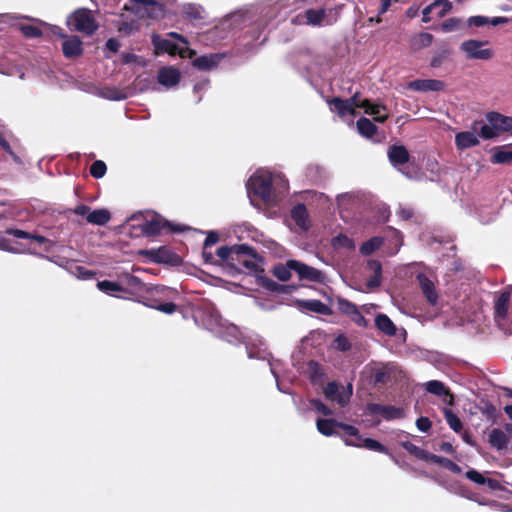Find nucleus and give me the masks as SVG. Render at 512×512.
Instances as JSON below:
<instances>
[{
	"label": "nucleus",
	"mask_w": 512,
	"mask_h": 512,
	"mask_svg": "<svg viewBox=\"0 0 512 512\" xmlns=\"http://www.w3.org/2000/svg\"><path fill=\"white\" fill-rule=\"evenodd\" d=\"M332 111H335L339 117L345 119L350 117L351 120L356 115L357 108H363L366 114L373 116L376 122H384L389 114L387 108L380 104H373L368 100H361L356 93L351 98L342 100L340 98H333L329 102Z\"/></svg>",
	"instance_id": "nucleus-1"
},
{
	"label": "nucleus",
	"mask_w": 512,
	"mask_h": 512,
	"mask_svg": "<svg viewBox=\"0 0 512 512\" xmlns=\"http://www.w3.org/2000/svg\"><path fill=\"white\" fill-rule=\"evenodd\" d=\"M195 322L204 329L229 343H236L240 339L238 328L223 320L218 312L211 306L198 310L194 316Z\"/></svg>",
	"instance_id": "nucleus-2"
},
{
	"label": "nucleus",
	"mask_w": 512,
	"mask_h": 512,
	"mask_svg": "<svg viewBox=\"0 0 512 512\" xmlns=\"http://www.w3.org/2000/svg\"><path fill=\"white\" fill-rule=\"evenodd\" d=\"M277 180L284 181L280 174H273L266 169L257 170L247 182L249 197L254 194L255 196L260 197L267 204L274 202L275 196L272 185ZM250 199L252 200V198Z\"/></svg>",
	"instance_id": "nucleus-3"
},
{
	"label": "nucleus",
	"mask_w": 512,
	"mask_h": 512,
	"mask_svg": "<svg viewBox=\"0 0 512 512\" xmlns=\"http://www.w3.org/2000/svg\"><path fill=\"white\" fill-rule=\"evenodd\" d=\"M338 18L336 8H309L303 13H299L293 18L292 23L297 25H309L314 27L329 26L334 24Z\"/></svg>",
	"instance_id": "nucleus-4"
},
{
	"label": "nucleus",
	"mask_w": 512,
	"mask_h": 512,
	"mask_svg": "<svg viewBox=\"0 0 512 512\" xmlns=\"http://www.w3.org/2000/svg\"><path fill=\"white\" fill-rule=\"evenodd\" d=\"M217 256L223 261L238 262L250 268L254 265L252 259L255 258V251L246 244L221 246L217 249Z\"/></svg>",
	"instance_id": "nucleus-5"
},
{
	"label": "nucleus",
	"mask_w": 512,
	"mask_h": 512,
	"mask_svg": "<svg viewBox=\"0 0 512 512\" xmlns=\"http://www.w3.org/2000/svg\"><path fill=\"white\" fill-rule=\"evenodd\" d=\"M168 36L177 39L180 43L184 45V47H180L170 39L162 38L158 35H154L152 38L153 45L157 53H169L171 55L179 54L184 57L186 53H189V56L192 57L195 53L192 50H189L187 47L188 41L182 35L176 32H170Z\"/></svg>",
	"instance_id": "nucleus-6"
},
{
	"label": "nucleus",
	"mask_w": 512,
	"mask_h": 512,
	"mask_svg": "<svg viewBox=\"0 0 512 512\" xmlns=\"http://www.w3.org/2000/svg\"><path fill=\"white\" fill-rule=\"evenodd\" d=\"M68 24L72 26L74 30L87 35L93 34L98 28V24L91 11L87 9H78L75 11L68 18Z\"/></svg>",
	"instance_id": "nucleus-7"
},
{
	"label": "nucleus",
	"mask_w": 512,
	"mask_h": 512,
	"mask_svg": "<svg viewBox=\"0 0 512 512\" xmlns=\"http://www.w3.org/2000/svg\"><path fill=\"white\" fill-rule=\"evenodd\" d=\"M512 300V286L501 291L494 303V319L498 327L507 331V316L509 303Z\"/></svg>",
	"instance_id": "nucleus-8"
},
{
	"label": "nucleus",
	"mask_w": 512,
	"mask_h": 512,
	"mask_svg": "<svg viewBox=\"0 0 512 512\" xmlns=\"http://www.w3.org/2000/svg\"><path fill=\"white\" fill-rule=\"evenodd\" d=\"M486 45L487 42L467 40L461 44L460 49L465 53L468 59L489 60L493 56V51L489 48H485Z\"/></svg>",
	"instance_id": "nucleus-9"
},
{
	"label": "nucleus",
	"mask_w": 512,
	"mask_h": 512,
	"mask_svg": "<svg viewBox=\"0 0 512 512\" xmlns=\"http://www.w3.org/2000/svg\"><path fill=\"white\" fill-rule=\"evenodd\" d=\"M130 6L125 5V9L132 10L137 15L143 17H157L162 13L163 7L158 0H129Z\"/></svg>",
	"instance_id": "nucleus-10"
},
{
	"label": "nucleus",
	"mask_w": 512,
	"mask_h": 512,
	"mask_svg": "<svg viewBox=\"0 0 512 512\" xmlns=\"http://www.w3.org/2000/svg\"><path fill=\"white\" fill-rule=\"evenodd\" d=\"M421 292L426 300L435 305L438 301V292L435 287L436 277L433 273L419 272L416 276Z\"/></svg>",
	"instance_id": "nucleus-11"
},
{
	"label": "nucleus",
	"mask_w": 512,
	"mask_h": 512,
	"mask_svg": "<svg viewBox=\"0 0 512 512\" xmlns=\"http://www.w3.org/2000/svg\"><path fill=\"white\" fill-rule=\"evenodd\" d=\"M325 397L333 402H336L341 407H344L350 400L352 395V386L347 388L339 386L335 382H329L324 388Z\"/></svg>",
	"instance_id": "nucleus-12"
},
{
	"label": "nucleus",
	"mask_w": 512,
	"mask_h": 512,
	"mask_svg": "<svg viewBox=\"0 0 512 512\" xmlns=\"http://www.w3.org/2000/svg\"><path fill=\"white\" fill-rule=\"evenodd\" d=\"M288 267L295 271L300 279L318 283H322L325 279V275L322 271L311 266H308L297 260H289Z\"/></svg>",
	"instance_id": "nucleus-13"
},
{
	"label": "nucleus",
	"mask_w": 512,
	"mask_h": 512,
	"mask_svg": "<svg viewBox=\"0 0 512 512\" xmlns=\"http://www.w3.org/2000/svg\"><path fill=\"white\" fill-rule=\"evenodd\" d=\"M7 233L13 235L15 238L29 239L31 241V245H33V247L29 248V250L31 252H36L37 248H39L45 252H50L54 245L53 241H51L43 236L32 235V234H29L22 230L11 229V230H7Z\"/></svg>",
	"instance_id": "nucleus-14"
},
{
	"label": "nucleus",
	"mask_w": 512,
	"mask_h": 512,
	"mask_svg": "<svg viewBox=\"0 0 512 512\" xmlns=\"http://www.w3.org/2000/svg\"><path fill=\"white\" fill-rule=\"evenodd\" d=\"M337 307L341 313L349 316L350 319L359 327H365L367 325L366 319L354 303L346 299L339 298L337 301Z\"/></svg>",
	"instance_id": "nucleus-15"
},
{
	"label": "nucleus",
	"mask_w": 512,
	"mask_h": 512,
	"mask_svg": "<svg viewBox=\"0 0 512 512\" xmlns=\"http://www.w3.org/2000/svg\"><path fill=\"white\" fill-rule=\"evenodd\" d=\"M388 158L393 167L397 168L403 174L409 176L404 172L402 166L409 160V153L402 145H393L388 150Z\"/></svg>",
	"instance_id": "nucleus-16"
},
{
	"label": "nucleus",
	"mask_w": 512,
	"mask_h": 512,
	"mask_svg": "<svg viewBox=\"0 0 512 512\" xmlns=\"http://www.w3.org/2000/svg\"><path fill=\"white\" fill-rule=\"evenodd\" d=\"M391 371L392 368L383 363H374L365 367V372L375 383H386L390 379Z\"/></svg>",
	"instance_id": "nucleus-17"
},
{
	"label": "nucleus",
	"mask_w": 512,
	"mask_h": 512,
	"mask_svg": "<svg viewBox=\"0 0 512 512\" xmlns=\"http://www.w3.org/2000/svg\"><path fill=\"white\" fill-rule=\"evenodd\" d=\"M408 88L419 92L442 91L445 84L436 79H416L408 83Z\"/></svg>",
	"instance_id": "nucleus-18"
},
{
	"label": "nucleus",
	"mask_w": 512,
	"mask_h": 512,
	"mask_svg": "<svg viewBox=\"0 0 512 512\" xmlns=\"http://www.w3.org/2000/svg\"><path fill=\"white\" fill-rule=\"evenodd\" d=\"M158 82L167 89L176 86L180 81V72L178 69L168 66L158 71Z\"/></svg>",
	"instance_id": "nucleus-19"
},
{
	"label": "nucleus",
	"mask_w": 512,
	"mask_h": 512,
	"mask_svg": "<svg viewBox=\"0 0 512 512\" xmlns=\"http://www.w3.org/2000/svg\"><path fill=\"white\" fill-rule=\"evenodd\" d=\"M122 293L133 295L142 289V282L140 279L130 273H122L118 277Z\"/></svg>",
	"instance_id": "nucleus-20"
},
{
	"label": "nucleus",
	"mask_w": 512,
	"mask_h": 512,
	"mask_svg": "<svg viewBox=\"0 0 512 512\" xmlns=\"http://www.w3.org/2000/svg\"><path fill=\"white\" fill-rule=\"evenodd\" d=\"M486 119L492 126L495 127L497 132H506L512 129V117L505 116L498 112H489Z\"/></svg>",
	"instance_id": "nucleus-21"
},
{
	"label": "nucleus",
	"mask_w": 512,
	"mask_h": 512,
	"mask_svg": "<svg viewBox=\"0 0 512 512\" xmlns=\"http://www.w3.org/2000/svg\"><path fill=\"white\" fill-rule=\"evenodd\" d=\"M479 144V137L475 131H462L455 135V146L458 150H465Z\"/></svg>",
	"instance_id": "nucleus-22"
},
{
	"label": "nucleus",
	"mask_w": 512,
	"mask_h": 512,
	"mask_svg": "<svg viewBox=\"0 0 512 512\" xmlns=\"http://www.w3.org/2000/svg\"><path fill=\"white\" fill-rule=\"evenodd\" d=\"M367 268L373 273V275L367 279L366 286L368 289L372 290L381 285L382 266L378 260L372 259L368 261Z\"/></svg>",
	"instance_id": "nucleus-23"
},
{
	"label": "nucleus",
	"mask_w": 512,
	"mask_h": 512,
	"mask_svg": "<svg viewBox=\"0 0 512 512\" xmlns=\"http://www.w3.org/2000/svg\"><path fill=\"white\" fill-rule=\"evenodd\" d=\"M291 218L301 230H308L310 227L308 211L304 204H298L291 210Z\"/></svg>",
	"instance_id": "nucleus-24"
},
{
	"label": "nucleus",
	"mask_w": 512,
	"mask_h": 512,
	"mask_svg": "<svg viewBox=\"0 0 512 512\" xmlns=\"http://www.w3.org/2000/svg\"><path fill=\"white\" fill-rule=\"evenodd\" d=\"M62 50L67 58H74L82 54V42L77 36H70L62 43Z\"/></svg>",
	"instance_id": "nucleus-25"
},
{
	"label": "nucleus",
	"mask_w": 512,
	"mask_h": 512,
	"mask_svg": "<svg viewBox=\"0 0 512 512\" xmlns=\"http://www.w3.org/2000/svg\"><path fill=\"white\" fill-rule=\"evenodd\" d=\"M164 224V221L159 216L152 215L150 219H146L140 224L141 232L148 236L156 235L161 232Z\"/></svg>",
	"instance_id": "nucleus-26"
},
{
	"label": "nucleus",
	"mask_w": 512,
	"mask_h": 512,
	"mask_svg": "<svg viewBox=\"0 0 512 512\" xmlns=\"http://www.w3.org/2000/svg\"><path fill=\"white\" fill-rule=\"evenodd\" d=\"M375 325L382 333L387 336H394L397 328L392 320L385 314H378L375 317Z\"/></svg>",
	"instance_id": "nucleus-27"
},
{
	"label": "nucleus",
	"mask_w": 512,
	"mask_h": 512,
	"mask_svg": "<svg viewBox=\"0 0 512 512\" xmlns=\"http://www.w3.org/2000/svg\"><path fill=\"white\" fill-rule=\"evenodd\" d=\"M425 389L427 392L434 394L436 396H444L445 401H447V398H449L448 403L451 404L453 400V396L448 393V390L446 389L445 385L438 380H431L424 384Z\"/></svg>",
	"instance_id": "nucleus-28"
},
{
	"label": "nucleus",
	"mask_w": 512,
	"mask_h": 512,
	"mask_svg": "<svg viewBox=\"0 0 512 512\" xmlns=\"http://www.w3.org/2000/svg\"><path fill=\"white\" fill-rule=\"evenodd\" d=\"M220 59L219 54L200 56L193 61V66L201 70H211L218 65Z\"/></svg>",
	"instance_id": "nucleus-29"
},
{
	"label": "nucleus",
	"mask_w": 512,
	"mask_h": 512,
	"mask_svg": "<svg viewBox=\"0 0 512 512\" xmlns=\"http://www.w3.org/2000/svg\"><path fill=\"white\" fill-rule=\"evenodd\" d=\"M99 96L111 101H120L127 98V92L124 89L115 86H105L99 90Z\"/></svg>",
	"instance_id": "nucleus-30"
},
{
	"label": "nucleus",
	"mask_w": 512,
	"mask_h": 512,
	"mask_svg": "<svg viewBox=\"0 0 512 512\" xmlns=\"http://www.w3.org/2000/svg\"><path fill=\"white\" fill-rule=\"evenodd\" d=\"M111 215L107 209H95L87 215V222L93 225H105L110 221Z\"/></svg>",
	"instance_id": "nucleus-31"
},
{
	"label": "nucleus",
	"mask_w": 512,
	"mask_h": 512,
	"mask_svg": "<svg viewBox=\"0 0 512 512\" xmlns=\"http://www.w3.org/2000/svg\"><path fill=\"white\" fill-rule=\"evenodd\" d=\"M247 353H248V357L251 358V359H260V360H267L268 362V365L270 367V371L271 373L273 374V376L275 377L276 379V382H277V387H278V390L280 392H283V393H288L286 390H284L281 385L279 384L278 382V374H277V370H276V367L273 363L270 362V359L268 357V354L264 351V350H259L258 352H253L251 349H249L247 347Z\"/></svg>",
	"instance_id": "nucleus-32"
},
{
	"label": "nucleus",
	"mask_w": 512,
	"mask_h": 512,
	"mask_svg": "<svg viewBox=\"0 0 512 512\" xmlns=\"http://www.w3.org/2000/svg\"><path fill=\"white\" fill-rule=\"evenodd\" d=\"M340 422H337L333 419H317L316 421V427L319 433H321L324 436H332L336 434L335 429L339 428Z\"/></svg>",
	"instance_id": "nucleus-33"
},
{
	"label": "nucleus",
	"mask_w": 512,
	"mask_h": 512,
	"mask_svg": "<svg viewBox=\"0 0 512 512\" xmlns=\"http://www.w3.org/2000/svg\"><path fill=\"white\" fill-rule=\"evenodd\" d=\"M507 436L506 434L500 430V429H493L489 433V443L493 448H496L497 450L504 449L507 445Z\"/></svg>",
	"instance_id": "nucleus-34"
},
{
	"label": "nucleus",
	"mask_w": 512,
	"mask_h": 512,
	"mask_svg": "<svg viewBox=\"0 0 512 512\" xmlns=\"http://www.w3.org/2000/svg\"><path fill=\"white\" fill-rule=\"evenodd\" d=\"M491 162L494 164L511 163L512 151L508 150L506 146L497 147L491 157Z\"/></svg>",
	"instance_id": "nucleus-35"
},
{
	"label": "nucleus",
	"mask_w": 512,
	"mask_h": 512,
	"mask_svg": "<svg viewBox=\"0 0 512 512\" xmlns=\"http://www.w3.org/2000/svg\"><path fill=\"white\" fill-rule=\"evenodd\" d=\"M301 307L306 310L327 315L330 312L329 307L320 300H305L300 302Z\"/></svg>",
	"instance_id": "nucleus-36"
},
{
	"label": "nucleus",
	"mask_w": 512,
	"mask_h": 512,
	"mask_svg": "<svg viewBox=\"0 0 512 512\" xmlns=\"http://www.w3.org/2000/svg\"><path fill=\"white\" fill-rule=\"evenodd\" d=\"M428 461L433 462L435 464H438L440 466L445 467L446 469L450 470L453 473L459 474L461 473L462 469L459 465L451 461L450 459L444 458L442 456H438L435 454H431L428 458Z\"/></svg>",
	"instance_id": "nucleus-37"
},
{
	"label": "nucleus",
	"mask_w": 512,
	"mask_h": 512,
	"mask_svg": "<svg viewBox=\"0 0 512 512\" xmlns=\"http://www.w3.org/2000/svg\"><path fill=\"white\" fill-rule=\"evenodd\" d=\"M97 288L110 296H117L118 293H122V288L120 287L119 281H109L103 280L98 281Z\"/></svg>",
	"instance_id": "nucleus-38"
},
{
	"label": "nucleus",
	"mask_w": 512,
	"mask_h": 512,
	"mask_svg": "<svg viewBox=\"0 0 512 512\" xmlns=\"http://www.w3.org/2000/svg\"><path fill=\"white\" fill-rule=\"evenodd\" d=\"M357 130L362 136L370 138L377 132V127L369 119L362 117L357 121Z\"/></svg>",
	"instance_id": "nucleus-39"
},
{
	"label": "nucleus",
	"mask_w": 512,
	"mask_h": 512,
	"mask_svg": "<svg viewBox=\"0 0 512 512\" xmlns=\"http://www.w3.org/2000/svg\"><path fill=\"white\" fill-rule=\"evenodd\" d=\"M382 244L383 238L372 237L361 245L360 252L365 256L371 255L374 251L379 249Z\"/></svg>",
	"instance_id": "nucleus-40"
},
{
	"label": "nucleus",
	"mask_w": 512,
	"mask_h": 512,
	"mask_svg": "<svg viewBox=\"0 0 512 512\" xmlns=\"http://www.w3.org/2000/svg\"><path fill=\"white\" fill-rule=\"evenodd\" d=\"M445 420L449 427L456 433H461L463 424L460 418L454 414L450 409L445 408L443 410Z\"/></svg>",
	"instance_id": "nucleus-41"
},
{
	"label": "nucleus",
	"mask_w": 512,
	"mask_h": 512,
	"mask_svg": "<svg viewBox=\"0 0 512 512\" xmlns=\"http://www.w3.org/2000/svg\"><path fill=\"white\" fill-rule=\"evenodd\" d=\"M332 246L335 249L353 250L355 243L353 239L349 238L347 235L339 234L332 239Z\"/></svg>",
	"instance_id": "nucleus-42"
},
{
	"label": "nucleus",
	"mask_w": 512,
	"mask_h": 512,
	"mask_svg": "<svg viewBox=\"0 0 512 512\" xmlns=\"http://www.w3.org/2000/svg\"><path fill=\"white\" fill-rule=\"evenodd\" d=\"M402 447L407 450L410 454L414 455L418 459L428 461L430 453L421 449L420 447L414 445L409 441H405L401 443Z\"/></svg>",
	"instance_id": "nucleus-43"
},
{
	"label": "nucleus",
	"mask_w": 512,
	"mask_h": 512,
	"mask_svg": "<svg viewBox=\"0 0 512 512\" xmlns=\"http://www.w3.org/2000/svg\"><path fill=\"white\" fill-rule=\"evenodd\" d=\"M433 6V13L437 18L444 17L452 9V4L449 0H435Z\"/></svg>",
	"instance_id": "nucleus-44"
},
{
	"label": "nucleus",
	"mask_w": 512,
	"mask_h": 512,
	"mask_svg": "<svg viewBox=\"0 0 512 512\" xmlns=\"http://www.w3.org/2000/svg\"><path fill=\"white\" fill-rule=\"evenodd\" d=\"M382 416L388 421L400 419L403 418L404 411L402 408H398L392 405H385Z\"/></svg>",
	"instance_id": "nucleus-45"
},
{
	"label": "nucleus",
	"mask_w": 512,
	"mask_h": 512,
	"mask_svg": "<svg viewBox=\"0 0 512 512\" xmlns=\"http://www.w3.org/2000/svg\"><path fill=\"white\" fill-rule=\"evenodd\" d=\"M433 42V36L430 33H420L413 41L412 46L414 49H421L428 47Z\"/></svg>",
	"instance_id": "nucleus-46"
},
{
	"label": "nucleus",
	"mask_w": 512,
	"mask_h": 512,
	"mask_svg": "<svg viewBox=\"0 0 512 512\" xmlns=\"http://www.w3.org/2000/svg\"><path fill=\"white\" fill-rule=\"evenodd\" d=\"M361 448H366L371 451H376L380 453H387V448L382 445L380 442L371 439V438H363V443Z\"/></svg>",
	"instance_id": "nucleus-47"
},
{
	"label": "nucleus",
	"mask_w": 512,
	"mask_h": 512,
	"mask_svg": "<svg viewBox=\"0 0 512 512\" xmlns=\"http://www.w3.org/2000/svg\"><path fill=\"white\" fill-rule=\"evenodd\" d=\"M107 167L106 164L101 160H96L92 163L90 167V174L96 178L100 179L102 178L106 173Z\"/></svg>",
	"instance_id": "nucleus-48"
},
{
	"label": "nucleus",
	"mask_w": 512,
	"mask_h": 512,
	"mask_svg": "<svg viewBox=\"0 0 512 512\" xmlns=\"http://www.w3.org/2000/svg\"><path fill=\"white\" fill-rule=\"evenodd\" d=\"M202 12V8L194 4L185 5L183 8V13L190 19L202 18Z\"/></svg>",
	"instance_id": "nucleus-49"
},
{
	"label": "nucleus",
	"mask_w": 512,
	"mask_h": 512,
	"mask_svg": "<svg viewBox=\"0 0 512 512\" xmlns=\"http://www.w3.org/2000/svg\"><path fill=\"white\" fill-rule=\"evenodd\" d=\"M291 271L288 267V262L286 263V266L279 265L274 268V275L281 281H287L291 278Z\"/></svg>",
	"instance_id": "nucleus-50"
},
{
	"label": "nucleus",
	"mask_w": 512,
	"mask_h": 512,
	"mask_svg": "<svg viewBox=\"0 0 512 512\" xmlns=\"http://www.w3.org/2000/svg\"><path fill=\"white\" fill-rule=\"evenodd\" d=\"M461 20L458 18H449L441 24V30L443 32H452L460 27Z\"/></svg>",
	"instance_id": "nucleus-51"
},
{
	"label": "nucleus",
	"mask_w": 512,
	"mask_h": 512,
	"mask_svg": "<svg viewBox=\"0 0 512 512\" xmlns=\"http://www.w3.org/2000/svg\"><path fill=\"white\" fill-rule=\"evenodd\" d=\"M339 428H341L344 431V435L342 436V438L354 437L357 438V440H361V435L359 434V430L356 427L340 422Z\"/></svg>",
	"instance_id": "nucleus-52"
},
{
	"label": "nucleus",
	"mask_w": 512,
	"mask_h": 512,
	"mask_svg": "<svg viewBox=\"0 0 512 512\" xmlns=\"http://www.w3.org/2000/svg\"><path fill=\"white\" fill-rule=\"evenodd\" d=\"M499 133L491 124H484L480 129V135L484 139H492L495 138Z\"/></svg>",
	"instance_id": "nucleus-53"
},
{
	"label": "nucleus",
	"mask_w": 512,
	"mask_h": 512,
	"mask_svg": "<svg viewBox=\"0 0 512 512\" xmlns=\"http://www.w3.org/2000/svg\"><path fill=\"white\" fill-rule=\"evenodd\" d=\"M0 250L13 252V253H19L22 252V250H19L15 247V245L5 236L0 235Z\"/></svg>",
	"instance_id": "nucleus-54"
},
{
	"label": "nucleus",
	"mask_w": 512,
	"mask_h": 512,
	"mask_svg": "<svg viewBox=\"0 0 512 512\" xmlns=\"http://www.w3.org/2000/svg\"><path fill=\"white\" fill-rule=\"evenodd\" d=\"M466 477L476 483V484H479V485H484L485 483V480L486 478L478 471H476L475 469H471L469 471L466 472Z\"/></svg>",
	"instance_id": "nucleus-55"
},
{
	"label": "nucleus",
	"mask_w": 512,
	"mask_h": 512,
	"mask_svg": "<svg viewBox=\"0 0 512 512\" xmlns=\"http://www.w3.org/2000/svg\"><path fill=\"white\" fill-rule=\"evenodd\" d=\"M311 406L314 410H316L318 413L323 414L324 416H329L332 414V411L320 400H311Z\"/></svg>",
	"instance_id": "nucleus-56"
},
{
	"label": "nucleus",
	"mask_w": 512,
	"mask_h": 512,
	"mask_svg": "<svg viewBox=\"0 0 512 512\" xmlns=\"http://www.w3.org/2000/svg\"><path fill=\"white\" fill-rule=\"evenodd\" d=\"M490 21V18L486 17V16H481V15H478V16H472L468 19V25L469 26H475V27H481V26H484V25H487Z\"/></svg>",
	"instance_id": "nucleus-57"
},
{
	"label": "nucleus",
	"mask_w": 512,
	"mask_h": 512,
	"mask_svg": "<svg viewBox=\"0 0 512 512\" xmlns=\"http://www.w3.org/2000/svg\"><path fill=\"white\" fill-rule=\"evenodd\" d=\"M334 346L340 351H346L350 349L351 344L347 337L340 335L335 339Z\"/></svg>",
	"instance_id": "nucleus-58"
},
{
	"label": "nucleus",
	"mask_w": 512,
	"mask_h": 512,
	"mask_svg": "<svg viewBox=\"0 0 512 512\" xmlns=\"http://www.w3.org/2000/svg\"><path fill=\"white\" fill-rule=\"evenodd\" d=\"M20 29L23 32V34L27 37L33 38L41 35V31L39 30V28L32 25H21Z\"/></svg>",
	"instance_id": "nucleus-59"
},
{
	"label": "nucleus",
	"mask_w": 512,
	"mask_h": 512,
	"mask_svg": "<svg viewBox=\"0 0 512 512\" xmlns=\"http://www.w3.org/2000/svg\"><path fill=\"white\" fill-rule=\"evenodd\" d=\"M431 426L432 423L427 417H420L416 420V427L421 432H428Z\"/></svg>",
	"instance_id": "nucleus-60"
},
{
	"label": "nucleus",
	"mask_w": 512,
	"mask_h": 512,
	"mask_svg": "<svg viewBox=\"0 0 512 512\" xmlns=\"http://www.w3.org/2000/svg\"><path fill=\"white\" fill-rule=\"evenodd\" d=\"M152 308L158 310V311H161L165 314H172L175 312L176 310V306L175 304L171 303V302H166V303H162V304H159V305H156V306H151Z\"/></svg>",
	"instance_id": "nucleus-61"
},
{
	"label": "nucleus",
	"mask_w": 512,
	"mask_h": 512,
	"mask_svg": "<svg viewBox=\"0 0 512 512\" xmlns=\"http://www.w3.org/2000/svg\"><path fill=\"white\" fill-rule=\"evenodd\" d=\"M0 146L11 155L14 161L20 162L19 157L13 152L9 143L5 140L2 133L0 132Z\"/></svg>",
	"instance_id": "nucleus-62"
},
{
	"label": "nucleus",
	"mask_w": 512,
	"mask_h": 512,
	"mask_svg": "<svg viewBox=\"0 0 512 512\" xmlns=\"http://www.w3.org/2000/svg\"><path fill=\"white\" fill-rule=\"evenodd\" d=\"M76 276L80 279H89L91 277L94 276V273L90 270H87L85 269L84 267L82 266H77L76 267V272H75Z\"/></svg>",
	"instance_id": "nucleus-63"
},
{
	"label": "nucleus",
	"mask_w": 512,
	"mask_h": 512,
	"mask_svg": "<svg viewBox=\"0 0 512 512\" xmlns=\"http://www.w3.org/2000/svg\"><path fill=\"white\" fill-rule=\"evenodd\" d=\"M219 241V236L216 232L210 231L207 234V237L204 242V247L207 248L208 246L214 245Z\"/></svg>",
	"instance_id": "nucleus-64"
}]
</instances>
